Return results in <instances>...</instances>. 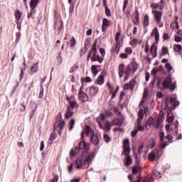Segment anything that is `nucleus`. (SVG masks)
Listing matches in <instances>:
<instances>
[{
	"label": "nucleus",
	"instance_id": "2eb2a0df",
	"mask_svg": "<svg viewBox=\"0 0 182 182\" xmlns=\"http://www.w3.org/2000/svg\"><path fill=\"white\" fill-rule=\"evenodd\" d=\"M78 98L80 102L85 103L86 102H89V96L86 95L84 92L80 90L78 92Z\"/></svg>",
	"mask_w": 182,
	"mask_h": 182
},
{
	"label": "nucleus",
	"instance_id": "7ed1b4c3",
	"mask_svg": "<svg viewBox=\"0 0 182 182\" xmlns=\"http://www.w3.org/2000/svg\"><path fill=\"white\" fill-rule=\"evenodd\" d=\"M66 100L68 101L69 105L67 107V111L65 113V119H70L71 116H73V109L77 106V103H76V100H75V97L66 96Z\"/></svg>",
	"mask_w": 182,
	"mask_h": 182
},
{
	"label": "nucleus",
	"instance_id": "7c9ffc66",
	"mask_svg": "<svg viewBox=\"0 0 182 182\" xmlns=\"http://www.w3.org/2000/svg\"><path fill=\"white\" fill-rule=\"evenodd\" d=\"M103 138L105 143H110L112 141V138L107 134H103Z\"/></svg>",
	"mask_w": 182,
	"mask_h": 182
},
{
	"label": "nucleus",
	"instance_id": "f3484780",
	"mask_svg": "<svg viewBox=\"0 0 182 182\" xmlns=\"http://www.w3.org/2000/svg\"><path fill=\"white\" fill-rule=\"evenodd\" d=\"M31 73L30 75H34V73H36L39 70V62H37L36 63H34L31 67Z\"/></svg>",
	"mask_w": 182,
	"mask_h": 182
},
{
	"label": "nucleus",
	"instance_id": "6e6d98bb",
	"mask_svg": "<svg viewBox=\"0 0 182 182\" xmlns=\"http://www.w3.org/2000/svg\"><path fill=\"white\" fill-rule=\"evenodd\" d=\"M125 53L127 55H132V48L128 47L125 49Z\"/></svg>",
	"mask_w": 182,
	"mask_h": 182
},
{
	"label": "nucleus",
	"instance_id": "20e7f679",
	"mask_svg": "<svg viewBox=\"0 0 182 182\" xmlns=\"http://www.w3.org/2000/svg\"><path fill=\"white\" fill-rule=\"evenodd\" d=\"M99 127L105 132H110L112 127L109 121H106V118L103 114H101L100 116V121H97Z\"/></svg>",
	"mask_w": 182,
	"mask_h": 182
},
{
	"label": "nucleus",
	"instance_id": "f704fd0d",
	"mask_svg": "<svg viewBox=\"0 0 182 182\" xmlns=\"http://www.w3.org/2000/svg\"><path fill=\"white\" fill-rule=\"evenodd\" d=\"M153 176L156 177V178H161V173L159 171L154 170V172H153Z\"/></svg>",
	"mask_w": 182,
	"mask_h": 182
},
{
	"label": "nucleus",
	"instance_id": "c03bdc74",
	"mask_svg": "<svg viewBox=\"0 0 182 182\" xmlns=\"http://www.w3.org/2000/svg\"><path fill=\"white\" fill-rule=\"evenodd\" d=\"M160 33H159V30H157V27H155L151 33V36H156V35H159Z\"/></svg>",
	"mask_w": 182,
	"mask_h": 182
},
{
	"label": "nucleus",
	"instance_id": "864d4df0",
	"mask_svg": "<svg viewBox=\"0 0 182 182\" xmlns=\"http://www.w3.org/2000/svg\"><path fill=\"white\" fill-rule=\"evenodd\" d=\"M164 41H168L170 39V36L167 33H164L163 35Z\"/></svg>",
	"mask_w": 182,
	"mask_h": 182
},
{
	"label": "nucleus",
	"instance_id": "4be33fe9",
	"mask_svg": "<svg viewBox=\"0 0 182 182\" xmlns=\"http://www.w3.org/2000/svg\"><path fill=\"white\" fill-rule=\"evenodd\" d=\"M133 163V159H132V156H127V157L124 159V164L126 167H129V166L132 165Z\"/></svg>",
	"mask_w": 182,
	"mask_h": 182
},
{
	"label": "nucleus",
	"instance_id": "de8ad7c7",
	"mask_svg": "<svg viewBox=\"0 0 182 182\" xmlns=\"http://www.w3.org/2000/svg\"><path fill=\"white\" fill-rule=\"evenodd\" d=\"M157 72H159V70L156 68H154L151 72V75L154 76H154H156V75H157Z\"/></svg>",
	"mask_w": 182,
	"mask_h": 182
},
{
	"label": "nucleus",
	"instance_id": "5fc2aeb1",
	"mask_svg": "<svg viewBox=\"0 0 182 182\" xmlns=\"http://www.w3.org/2000/svg\"><path fill=\"white\" fill-rule=\"evenodd\" d=\"M105 14L107 16H110L112 15L110 13V9H109V7H105Z\"/></svg>",
	"mask_w": 182,
	"mask_h": 182
},
{
	"label": "nucleus",
	"instance_id": "37998d69",
	"mask_svg": "<svg viewBox=\"0 0 182 182\" xmlns=\"http://www.w3.org/2000/svg\"><path fill=\"white\" fill-rule=\"evenodd\" d=\"M165 67L166 68L168 72H171L173 70V65H171V63H166Z\"/></svg>",
	"mask_w": 182,
	"mask_h": 182
},
{
	"label": "nucleus",
	"instance_id": "4c0bfd02",
	"mask_svg": "<svg viewBox=\"0 0 182 182\" xmlns=\"http://www.w3.org/2000/svg\"><path fill=\"white\" fill-rule=\"evenodd\" d=\"M130 73H132V68L130 67V65H128L125 70V75L127 76H130Z\"/></svg>",
	"mask_w": 182,
	"mask_h": 182
},
{
	"label": "nucleus",
	"instance_id": "8fccbe9b",
	"mask_svg": "<svg viewBox=\"0 0 182 182\" xmlns=\"http://www.w3.org/2000/svg\"><path fill=\"white\" fill-rule=\"evenodd\" d=\"M120 50V43H117L115 48V53L117 54Z\"/></svg>",
	"mask_w": 182,
	"mask_h": 182
},
{
	"label": "nucleus",
	"instance_id": "58836bf2",
	"mask_svg": "<svg viewBox=\"0 0 182 182\" xmlns=\"http://www.w3.org/2000/svg\"><path fill=\"white\" fill-rule=\"evenodd\" d=\"M75 123H76V121L75 120V119H73L70 120V123H69V130H72L75 126Z\"/></svg>",
	"mask_w": 182,
	"mask_h": 182
},
{
	"label": "nucleus",
	"instance_id": "13d9d810",
	"mask_svg": "<svg viewBox=\"0 0 182 182\" xmlns=\"http://www.w3.org/2000/svg\"><path fill=\"white\" fill-rule=\"evenodd\" d=\"M168 119H167V121L169 122V123H173V122H174V117L173 116H167Z\"/></svg>",
	"mask_w": 182,
	"mask_h": 182
},
{
	"label": "nucleus",
	"instance_id": "b1692460",
	"mask_svg": "<svg viewBox=\"0 0 182 182\" xmlns=\"http://www.w3.org/2000/svg\"><path fill=\"white\" fill-rule=\"evenodd\" d=\"M85 132L86 136H88L90 137V136H92V132L95 133V131H93L89 125L85 126Z\"/></svg>",
	"mask_w": 182,
	"mask_h": 182
},
{
	"label": "nucleus",
	"instance_id": "338daca9",
	"mask_svg": "<svg viewBox=\"0 0 182 182\" xmlns=\"http://www.w3.org/2000/svg\"><path fill=\"white\" fill-rule=\"evenodd\" d=\"M130 146L129 139H126L124 141V146Z\"/></svg>",
	"mask_w": 182,
	"mask_h": 182
},
{
	"label": "nucleus",
	"instance_id": "bf43d9fd",
	"mask_svg": "<svg viewBox=\"0 0 182 182\" xmlns=\"http://www.w3.org/2000/svg\"><path fill=\"white\" fill-rule=\"evenodd\" d=\"M41 91L40 92V94H39V98L40 99H43V86L41 85Z\"/></svg>",
	"mask_w": 182,
	"mask_h": 182
},
{
	"label": "nucleus",
	"instance_id": "052dcab7",
	"mask_svg": "<svg viewBox=\"0 0 182 182\" xmlns=\"http://www.w3.org/2000/svg\"><path fill=\"white\" fill-rule=\"evenodd\" d=\"M137 133H138L137 129H134V130L132 131L131 136L132 137H136V136L137 135Z\"/></svg>",
	"mask_w": 182,
	"mask_h": 182
},
{
	"label": "nucleus",
	"instance_id": "9b49d317",
	"mask_svg": "<svg viewBox=\"0 0 182 182\" xmlns=\"http://www.w3.org/2000/svg\"><path fill=\"white\" fill-rule=\"evenodd\" d=\"M106 75H107V73L106 71H102L97 78L95 81V85H99L100 86H102V85L105 83V77H106Z\"/></svg>",
	"mask_w": 182,
	"mask_h": 182
},
{
	"label": "nucleus",
	"instance_id": "f257e3e1",
	"mask_svg": "<svg viewBox=\"0 0 182 182\" xmlns=\"http://www.w3.org/2000/svg\"><path fill=\"white\" fill-rule=\"evenodd\" d=\"M95 159V153L89 152L85 155V158L82 156L78 158L75 161V168L77 170H82L85 168V166L89 168V166L92 164V161Z\"/></svg>",
	"mask_w": 182,
	"mask_h": 182
},
{
	"label": "nucleus",
	"instance_id": "a211bd4d",
	"mask_svg": "<svg viewBox=\"0 0 182 182\" xmlns=\"http://www.w3.org/2000/svg\"><path fill=\"white\" fill-rule=\"evenodd\" d=\"M159 139L161 141V149H165L166 146H167V142H164V132H161L159 133Z\"/></svg>",
	"mask_w": 182,
	"mask_h": 182
},
{
	"label": "nucleus",
	"instance_id": "72a5a7b5",
	"mask_svg": "<svg viewBox=\"0 0 182 182\" xmlns=\"http://www.w3.org/2000/svg\"><path fill=\"white\" fill-rule=\"evenodd\" d=\"M129 154H130V146H124V156H129Z\"/></svg>",
	"mask_w": 182,
	"mask_h": 182
},
{
	"label": "nucleus",
	"instance_id": "c85d7f7f",
	"mask_svg": "<svg viewBox=\"0 0 182 182\" xmlns=\"http://www.w3.org/2000/svg\"><path fill=\"white\" fill-rule=\"evenodd\" d=\"M154 122V119L152 117H149L148 120L145 122V127H147V126H153Z\"/></svg>",
	"mask_w": 182,
	"mask_h": 182
},
{
	"label": "nucleus",
	"instance_id": "774afa93",
	"mask_svg": "<svg viewBox=\"0 0 182 182\" xmlns=\"http://www.w3.org/2000/svg\"><path fill=\"white\" fill-rule=\"evenodd\" d=\"M59 180V176L55 175L54 178L51 179V182H58Z\"/></svg>",
	"mask_w": 182,
	"mask_h": 182
},
{
	"label": "nucleus",
	"instance_id": "aec40b11",
	"mask_svg": "<svg viewBox=\"0 0 182 182\" xmlns=\"http://www.w3.org/2000/svg\"><path fill=\"white\" fill-rule=\"evenodd\" d=\"M157 44L153 43L151 45V47L150 48V52L151 55H153V58H156L157 56Z\"/></svg>",
	"mask_w": 182,
	"mask_h": 182
},
{
	"label": "nucleus",
	"instance_id": "6ab92c4d",
	"mask_svg": "<svg viewBox=\"0 0 182 182\" xmlns=\"http://www.w3.org/2000/svg\"><path fill=\"white\" fill-rule=\"evenodd\" d=\"M176 101V97L171 96L167 100V102H165L164 104L161 105V107H163V105H164V109H167L168 107V104L171 103V105H173L174 102Z\"/></svg>",
	"mask_w": 182,
	"mask_h": 182
},
{
	"label": "nucleus",
	"instance_id": "4468645a",
	"mask_svg": "<svg viewBox=\"0 0 182 182\" xmlns=\"http://www.w3.org/2000/svg\"><path fill=\"white\" fill-rule=\"evenodd\" d=\"M92 55L91 57V60H92V62H99V63H103V58H100V56H99V54H97V51H92Z\"/></svg>",
	"mask_w": 182,
	"mask_h": 182
},
{
	"label": "nucleus",
	"instance_id": "a18cd8bd",
	"mask_svg": "<svg viewBox=\"0 0 182 182\" xmlns=\"http://www.w3.org/2000/svg\"><path fill=\"white\" fill-rule=\"evenodd\" d=\"M79 65L77 64L74 65L70 70V73H73L75 70H77Z\"/></svg>",
	"mask_w": 182,
	"mask_h": 182
},
{
	"label": "nucleus",
	"instance_id": "dca6fc26",
	"mask_svg": "<svg viewBox=\"0 0 182 182\" xmlns=\"http://www.w3.org/2000/svg\"><path fill=\"white\" fill-rule=\"evenodd\" d=\"M134 85H136V81L134 80H132L129 83H126L124 85V90H129V89H131V90H133L134 89Z\"/></svg>",
	"mask_w": 182,
	"mask_h": 182
},
{
	"label": "nucleus",
	"instance_id": "09e8293b",
	"mask_svg": "<svg viewBox=\"0 0 182 182\" xmlns=\"http://www.w3.org/2000/svg\"><path fill=\"white\" fill-rule=\"evenodd\" d=\"M159 41H160V33L155 36V42L154 43L157 45L159 43Z\"/></svg>",
	"mask_w": 182,
	"mask_h": 182
},
{
	"label": "nucleus",
	"instance_id": "393cba45",
	"mask_svg": "<svg viewBox=\"0 0 182 182\" xmlns=\"http://www.w3.org/2000/svg\"><path fill=\"white\" fill-rule=\"evenodd\" d=\"M130 65L131 70H132V74L134 73L136 70L139 68V65L136 64V63H132Z\"/></svg>",
	"mask_w": 182,
	"mask_h": 182
},
{
	"label": "nucleus",
	"instance_id": "473e14b6",
	"mask_svg": "<svg viewBox=\"0 0 182 182\" xmlns=\"http://www.w3.org/2000/svg\"><path fill=\"white\" fill-rule=\"evenodd\" d=\"M70 48H73L74 46H76V39L75 38V37H72L70 40Z\"/></svg>",
	"mask_w": 182,
	"mask_h": 182
},
{
	"label": "nucleus",
	"instance_id": "e2e57ef3",
	"mask_svg": "<svg viewBox=\"0 0 182 182\" xmlns=\"http://www.w3.org/2000/svg\"><path fill=\"white\" fill-rule=\"evenodd\" d=\"M100 53L102 55V56H105V55H106L105 48H100Z\"/></svg>",
	"mask_w": 182,
	"mask_h": 182
},
{
	"label": "nucleus",
	"instance_id": "a878e982",
	"mask_svg": "<svg viewBox=\"0 0 182 182\" xmlns=\"http://www.w3.org/2000/svg\"><path fill=\"white\" fill-rule=\"evenodd\" d=\"M139 10L136 9L135 11L134 20L133 21L134 25H139Z\"/></svg>",
	"mask_w": 182,
	"mask_h": 182
},
{
	"label": "nucleus",
	"instance_id": "bb28decb",
	"mask_svg": "<svg viewBox=\"0 0 182 182\" xmlns=\"http://www.w3.org/2000/svg\"><path fill=\"white\" fill-rule=\"evenodd\" d=\"M123 73H124V64H120L119 66V77H123Z\"/></svg>",
	"mask_w": 182,
	"mask_h": 182
},
{
	"label": "nucleus",
	"instance_id": "2f4dec72",
	"mask_svg": "<svg viewBox=\"0 0 182 182\" xmlns=\"http://www.w3.org/2000/svg\"><path fill=\"white\" fill-rule=\"evenodd\" d=\"M149 15L146 14L145 16L144 17V27L149 26Z\"/></svg>",
	"mask_w": 182,
	"mask_h": 182
},
{
	"label": "nucleus",
	"instance_id": "f03ea898",
	"mask_svg": "<svg viewBox=\"0 0 182 182\" xmlns=\"http://www.w3.org/2000/svg\"><path fill=\"white\" fill-rule=\"evenodd\" d=\"M90 149V145L89 144H86L85 141H80L79 144V147L76 146L75 149H71L70 151V159L73 157L75 154H79V153H83L84 151H87Z\"/></svg>",
	"mask_w": 182,
	"mask_h": 182
},
{
	"label": "nucleus",
	"instance_id": "ddd939ff",
	"mask_svg": "<svg viewBox=\"0 0 182 182\" xmlns=\"http://www.w3.org/2000/svg\"><path fill=\"white\" fill-rule=\"evenodd\" d=\"M87 90H88L90 96L93 97V96H96V95H97V92H99V87L92 85L90 87H88Z\"/></svg>",
	"mask_w": 182,
	"mask_h": 182
},
{
	"label": "nucleus",
	"instance_id": "412c9836",
	"mask_svg": "<svg viewBox=\"0 0 182 182\" xmlns=\"http://www.w3.org/2000/svg\"><path fill=\"white\" fill-rule=\"evenodd\" d=\"M107 26H110V21L107 20V18H104L102 20V32H105Z\"/></svg>",
	"mask_w": 182,
	"mask_h": 182
},
{
	"label": "nucleus",
	"instance_id": "ea45409f",
	"mask_svg": "<svg viewBox=\"0 0 182 182\" xmlns=\"http://www.w3.org/2000/svg\"><path fill=\"white\" fill-rule=\"evenodd\" d=\"M35 14H36V12H35V10H32L29 14H28L27 18L28 19H31V18H32V19L35 18Z\"/></svg>",
	"mask_w": 182,
	"mask_h": 182
},
{
	"label": "nucleus",
	"instance_id": "4d7b16f0",
	"mask_svg": "<svg viewBox=\"0 0 182 182\" xmlns=\"http://www.w3.org/2000/svg\"><path fill=\"white\" fill-rule=\"evenodd\" d=\"M139 171V167L138 166H134L132 168V173L133 174H136Z\"/></svg>",
	"mask_w": 182,
	"mask_h": 182
},
{
	"label": "nucleus",
	"instance_id": "e433bc0d",
	"mask_svg": "<svg viewBox=\"0 0 182 182\" xmlns=\"http://www.w3.org/2000/svg\"><path fill=\"white\" fill-rule=\"evenodd\" d=\"M121 35H122V33L120 31H118L116 33L115 41H116L117 43H120V36H121Z\"/></svg>",
	"mask_w": 182,
	"mask_h": 182
},
{
	"label": "nucleus",
	"instance_id": "5701e85b",
	"mask_svg": "<svg viewBox=\"0 0 182 182\" xmlns=\"http://www.w3.org/2000/svg\"><path fill=\"white\" fill-rule=\"evenodd\" d=\"M38 4H39V0H31L30 8L31 11H35V9H36V6H38Z\"/></svg>",
	"mask_w": 182,
	"mask_h": 182
},
{
	"label": "nucleus",
	"instance_id": "a19ab883",
	"mask_svg": "<svg viewBox=\"0 0 182 182\" xmlns=\"http://www.w3.org/2000/svg\"><path fill=\"white\" fill-rule=\"evenodd\" d=\"M91 71H92V73L94 75V76H96L97 73V66L92 65L91 68Z\"/></svg>",
	"mask_w": 182,
	"mask_h": 182
},
{
	"label": "nucleus",
	"instance_id": "0e129e2a",
	"mask_svg": "<svg viewBox=\"0 0 182 182\" xmlns=\"http://www.w3.org/2000/svg\"><path fill=\"white\" fill-rule=\"evenodd\" d=\"M163 112H161L159 113V117H158V122H161V120L163 119Z\"/></svg>",
	"mask_w": 182,
	"mask_h": 182
},
{
	"label": "nucleus",
	"instance_id": "6e6552de",
	"mask_svg": "<svg viewBox=\"0 0 182 182\" xmlns=\"http://www.w3.org/2000/svg\"><path fill=\"white\" fill-rule=\"evenodd\" d=\"M152 14L154 16L155 22H156L159 28H163V22H161L163 14L157 10H152Z\"/></svg>",
	"mask_w": 182,
	"mask_h": 182
},
{
	"label": "nucleus",
	"instance_id": "69168bd1",
	"mask_svg": "<svg viewBox=\"0 0 182 182\" xmlns=\"http://www.w3.org/2000/svg\"><path fill=\"white\" fill-rule=\"evenodd\" d=\"M156 97H157L158 99H162V97H163V93H162L161 92H158L156 93Z\"/></svg>",
	"mask_w": 182,
	"mask_h": 182
},
{
	"label": "nucleus",
	"instance_id": "603ef678",
	"mask_svg": "<svg viewBox=\"0 0 182 182\" xmlns=\"http://www.w3.org/2000/svg\"><path fill=\"white\" fill-rule=\"evenodd\" d=\"M127 5H129V0H124V7H123L124 12L126 11V8H127Z\"/></svg>",
	"mask_w": 182,
	"mask_h": 182
},
{
	"label": "nucleus",
	"instance_id": "49530a36",
	"mask_svg": "<svg viewBox=\"0 0 182 182\" xmlns=\"http://www.w3.org/2000/svg\"><path fill=\"white\" fill-rule=\"evenodd\" d=\"M161 53L163 55H167L168 53V48L167 47H162L161 48Z\"/></svg>",
	"mask_w": 182,
	"mask_h": 182
},
{
	"label": "nucleus",
	"instance_id": "9d476101",
	"mask_svg": "<svg viewBox=\"0 0 182 182\" xmlns=\"http://www.w3.org/2000/svg\"><path fill=\"white\" fill-rule=\"evenodd\" d=\"M162 152L161 150L154 149L152 151L148 156L149 160L151 161H154L155 160H157L160 156H161Z\"/></svg>",
	"mask_w": 182,
	"mask_h": 182
},
{
	"label": "nucleus",
	"instance_id": "1a4fd4ad",
	"mask_svg": "<svg viewBox=\"0 0 182 182\" xmlns=\"http://www.w3.org/2000/svg\"><path fill=\"white\" fill-rule=\"evenodd\" d=\"M90 140L95 146H99V144H100V137L97 132H91Z\"/></svg>",
	"mask_w": 182,
	"mask_h": 182
},
{
	"label": "nucleus",
	"instance_id": "680f3d73",
	"mask_svg": "<svg viewBox=\"0 0 182 182\" xmlns=\"http://www.w3.org/2000/svg\"><path fill=\"white\" fill-rule=\"evenodd\" d=\"M174 27L178 28V24H177V21L171 23V28H173V29H174Z\"/></svg>",
	"mask_w": 182,
	"mask_h": 182
},
{
	"label": "nucleus",
	"instance_id": "3c124183",
	"mask_svg": "<svg viewBox=\"0 0 182 182\" xmlns=\"http://www.w3.org/2000/svg\"><path fill=\"white\" fill-rule=\"evenodd\" d=\"M55 139H56V134H55V133H51L49 139H50V141L52 142V141H53V140H55Z\"/></svg>",
	"mask_w": 182,
	"mask_h": 182
},
{
	"label": "nucleus",
	"instance_id": "c756f323",
	"mask_svg": "<svg viewBox=\"0 0 182 182\" xmlns=\"http://www.w3.org/2000/svg\"><path fill=\"white\" fill-rule=\"evenodd\" d=\"M154 146H156V141L154 139H151L147 144V147L149 149H154Z\"/></svg>",
	"mask_w": 182,
	"mask_h": 182
},
{
	"label": "nucleus",
	"instance_id": "c9c22d12",
	"mask_svg": "<svg viewBox=\"0 0 182 182\" xmlns=\"http://www.w3.org/2000/svg\"><path fill=\"white\" fill-rule=\"evenodd\" d=\"M16 19V21H20L21 18L22 16V14H21V10H17L15 14Z\"/></svg>",
	"mask_w": 182,
	"mask_h": 182
},
{
	"label": "nucleus",
	"instance_id": "423d86ee",
	"mask_svg": "<svg viewBox=\"0 0 182 182\" xmlns=\"http://www.w3.org/2000/svg\"><path fill=\"white\" fill-rule=\"evenodd\" d=\"M162 86L164 89H170V90H174V89H176V82H173L171 81V77H168L162 82Z\"/></svg>",
	"mask_w": 182,
	"mask_h": 182
},
{
	"label": "nucleus",
	"instance_id": "cd10ccee",
	"mask_svg": "<svg viewBox=\"0 0 182 182\" xmlns=\"http://www.w3.org/2000/svg\"><path fill=\"white\" fill-rule=\"evenodd\" d=\"M146 97H147V90L144 89V97L139 103V107L140 106H143L144 105V102H146Z\"/></svg>",
	"mask_w": 182,
	"mask_h": 182
},
{
	"label": "nucleus",
	"instance_id": "79ce46f5",
	"mask_svg": "<svg viewBox=\"0 0 182 182\" xmlns=\"http://www.w3.org/2000/svg\"><path fill=\"white\" fill-rule=\"evenodd\" d=\"M173 50H175V52H180V50H181V45H179V44L174 45Z\"/></svg>",
	"mask_w": 182,
	"mask_h": 182
},
{
	"label": "nucleus",
	"instance_id": "f8f14e48",
	"mask_svg": "<svg viewBox=\"0 0 182 182\" xmlns=\"http://www.w3.org/2000/svg\"><path fill=\"white\" fill-rule=\"evenodd\" d=\"M58 119L56 121V123L54 125V129H56V127L62 130L65 126V121L62 120V115L60 113L58 114Z\"/></svg>",
	"mask_w": 182,
	"mask_h": 182
},
{
	"label": "nucleus",
	"instance_id": "0eeeda50",
	"mask_svg": "<svg viewBox=\"0 0 182 182\" xmlns=\"http://www.w3.org/2000/svg\"><path fill=\"white\" fill-rule=\"evenodd\" d=\"M162 86L164 89H170V90H174V89H176V82H173L171 81V77H168L162 82Z\"/></svg>",
	"mask_w": 182,
	"mask_h": 182
},
{
	"label": "nucleus",
	"instance_id": "39448f33",
	"mask_svg": "<svg viewBox=\"0 0 182 182\" xmlns=\"http://www.w3.org/2000/svg\"><path fill=\"white\" fill-rule=\"evenodd\" d=\"M144 119V114L143 113V109H140L138 112V118L136 120V130L137 132H144V127L141 125V122Z\"/></svg>",
	"mask_w": 182,
	"mask_h": 182
}]
</instances>
